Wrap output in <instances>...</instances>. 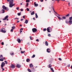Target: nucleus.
Returning <instances> with one entry per match:
<instances>
[{
    "label": "nucleus",
    "instance_id": "nucleus-47",
    "mask_svg": "<svg viewBox=\"0 0 72 72\" xmlns=\"http://www.w3.org/2000/svg\"><path fill=\"white\" fill-rule=\"evenodd\" d=\"M16 9L17 10H18L19 9V7H17V8H16Z\"/></svg>",
    "mask_w": 72,
    "mask_h": 72
},
{
    "label": "nucleus",
    "instance_id": "nucleus-50",
    "mask_svg": "<svg viewBox=\"0 0 72 72\" xmlns=\"http://www.w3.org/2000/svg\"><path fill=\"white\" fill-rule=\"evenodd\" d=\"M22 17H23V18L24 19V18H25V16H23Z\"/></svg>",
    "mask_w": 72,
    "mask_h": 72
},
{
    "label": "nucleus",
    "instance_id": "nucleus-35",
    "mask_svg": "<svg viewBox=\"0 0 72 72\" xmlns=\"http://www.w3.org/2000/svg\"><path fill=\"white\" fill-rule=\"evenodd\" d=\"M35 57V55H33V56H32V57H33V58H34V57Z\"/></svg>",
    "mask_w": 72,
    "mask_h": 72
},
{
    "label": "nucleus",
    "instance_id": "nucleus-29",
    "mask_svg": "<svg viewBox=\"0 0 72 72\" xmlns=\"http://www.w3.org/2000/svg\"><path fill=\"white\" fill-rule=\"evenodd\" d=\"M21 54H23V53H25V51H21Z\"/></svg>",
    "mask_w": 72,
    "mask_h": 72
},
{
    "label": "nucleus",
    "instance_id": "nucleus-57",
    "mask_svg": "<svg viewBox=\"0 0 72 72\" xmlns=\"http://www.w3.org/2000/svg\"><path fill=\"white\" fill-rule=\"evenodd\" d=\"M69 4H70V3H68L69 6H70Z\"/></svg>",
    "mask_w": 72,
    "mask_h": 72
},
{
    "label": "nucleus",
    "instance_id": "nucleus-37",
    "mask_svg": "<svg viewBox=\"0 0 72 72\" xmlns=\"http://www.w3.org/2000/svg\"><path fill=\"white\" fill-rule=\"evenodd\" d=\"M4 42H2L1 43V45H4Z\"/></svg>",
    "mask_w": 72,
    "mask_h": 72
},
{
    "label": "nucleus",
    "instance_id": "nucleus-44",
    "mask_svg": "<svg viewBox=\"0 0 72 72\" xmlns=\"http://www.w3.org/2000/svg\"><path fill=\"white\" fill-rule=\"evenodd\" d=\"M21 12H22V11H23V9H21Z\"/></svg>",
    "mask_w": 72,
    "mask_h": 72
},
{
    "label": "nucleus",
    "instance_id": "nucleus-28",
    "mask_svg": "<svg viewBox=\"0 0 72 72\" xmlns=\"http://www.w3.org/2000/svg\"><path fill=\"white\" fill-rule=\"evenodd\" d=\"M26 3H29L30 2V0H26Z\"/></svg>",
    "mask_w": 72,
    "mask_h": 72
},
{
    "label": "nucleus",
    "instance_id": "nucleus-63",
    "mask_svg": "<svg viewBox=\"0 0 72 72\" xmlns=\"http://www.w3.org/2000/svg\"><path fill=\"white\" fill-rule=\"evenodd\" d=\"M70 66L69 65V66H68V67H69Z\"/></svg>",
    "mask_w": 72,
    "mask_h": 72
},
{
    "label": "nucleus",
    "instance_id": "nucleus-34",
    "mask_svg": "<svg viewBox=\"0 0 72 72\" xmlns=\"http://www.w3.org/2000/svg\"><path fill=\"white\" fill-rule=\"evenodd\" d=\"M43 31H46V28L44 29L43 30Z\"/></svg>",
    "mask_w": 72,
    "mask_h": 72
},
{
    "label": "nucleus",
    "instance_id": "nucleus-41",
    "mask_svg": "<svg viewBox=\"0 0 72 72\" xmlns=\"http://www.w3.org/2000/svg\"><path fill=\"white\" fill-rule=\"evenodd\" d=\"M62 18L63 19H66V18L65 17H62Z\"/></svg>",
    "mask_w": 72,
    "mask_h": 72
},
{
    "label": "nucleus",
    "instance_id": "nucleus-6",
    "mask_svg": "<svg viewBox=\"0 0 72 72\" xmlns=\"http://www.w3.org/2000/svg\"><path fill=\"white\" fill-rule=\"evenodd\" d=\"M5 64L4 62H3L1 64V67H3L4 66H5Z\"/></svg>",
    "mask_w": 72,
    "mask_h": 72
},
{
    "label": "nucleus",
    "instance_id": "nucleus-52",
    "mask_svg": "<svg viewBox=\"0 0 72 72\" xmlns=\"http://www.w3.org/2000/svg\"><path fill=\"white\" fill-rule=\"evenodd\" d=\"M21 31L20 32L21 33V32H22V30H20Z\"/></svg>",
    "mask_w": 72,
    "mask_h": 72
},
{
    "label": "nucleus",
    "instance_id": "nucleus-45",
    "mask_svg": "<svg viewBox=\"0 0 72 72\" xmlns=\"http://www.w3.org/2000/svg\"><path fill=\"white\" fill-rule=\"evenodd\" d=\"M58 59L59 60H62V59L60 58H58Z\"/></svg>",
    "mask_w": 72,
    "mask_h": 72
},
{
    "label": "nucleus",
    "instance_id": "nucleus-62",
    "mask_svg": "<svg viewBox=\"0 0 72 72\" xmlns=\"http://www.w3.org/2000/svg\"><path fill=\"white\" fill-rule=\"evenodd\" d=\"M70 18H71V20H72V17H70Z\"/></svg>",
    "mask_w": 72,
    "mask_h": 72
},
{
    "label": "nucleus",
    "instance_id": "nucleus-11",
    "mask_svg": "<svg viewBox=\"0 0 72 72\" xmlns=\"http://www.w3.org/2000/svg\"><path fill=\"white\" fill-rule=\"evenodd\" d=\"M29 66L30 68H31L33 67V65L32 64H30L29 65Z\"/></svg>",
    "mask_w": 72,
    "mask_h": 72
},
{
    "label": "nucleus",
    "instance_id": "nucleus-40",
    "mask_svg": "<svg viewBox=\"0 0 72 72\" xmlns=\"http://www.w3.org/2000/svg\"><path fill=\"white\" fill-rule=\"evenodd\" d=\"M69 14H68L66 16V17H68V16H69Z\"/></svg>",
    "mask_w": 72,
    "mask_h": 72
},
{
    "label": "nucleus",
    "instance_id": "nucleus-5",
    "mask_svg": "<svg viewBox=\"0 0 72 72\" xmlns=\"http://www.w3.org/2000/svg\"><path fill=\"white\" fill-rule=\"evenodd\" d=\"M72 18L69 17L70 20L69 22V24H72V20H71Z\"/></svg>",
    "mask_w": 72,
    "mask_h": 72
},
{
    "label": "nucleus",
    "instance_id": "nucleus-23",
    "mask_svg": "<svg viewBox=\"0 0 72 72\" xmlns=\"http://www.w3.org/2000/svg\"><path fill=\"white\" fill-rule=\"evenodd\" d=\"M10 55H14V53H13V52H12V53H10Z\"/></svg>",
    "mask_w": 72,
    "mask_h": 72
},
{
    "label": "nucleus",
    "instance_id": "nucleus-25",
    "mask_svg": "<svg viewBox=\"0 0 72 72\" xmlns=\"http://www.w3.org/2000/svg\"><path fill=\"white\" fill-rule=\"evenodd\" d=\"M3 55H1L0 56V58H3Z\"/></svg>",
    "mask_w": 72,
    "mask_h": 72
},
{
    "label": "nucleus",
    "instance_id": "nucleus-53",
    "mask_svg": "<svg viewBox=\"0 0 72 72\" xmlns=\"http://www.w3.org/2000/svg\"><path fill=\"white\" fill-rule=\"evenodd\" d=\"M15 19H17V20H18V19H18V18H15Z\"/></svg>",
    "mask_w": 72,
    "mask_h": 72
},
{
    "label": "nucleus",
    "instance_id": "nucleus-4",
    "mask_svg": "<svg viewBox=\"0 0 72 72\" xmlns=\"http://www.w3.org/2000/svg\"><path fill=\"white\" fill-rule=\"evenodd\" d=\"M32 31L34 33L37 31V29L36 28H33L32 29Z\"/></svg>",
    "mask_w": 72,
    "mask_h": 72
},
{
    "label": "nucleus",
    "instance_id": "nucleus-22",
    "mask_svg": "<svg viewBox=\"0 0 72 72\" xmlns=\"http://www.w3.org/2000/svg\"><path fill=\"white\" fill-rule=\"evenodd\" d=\"M50 69L51 70L52 72H54V70H53V69L52 68H51Z\"/></svg>",
    "mask_w": 72,
    "mask_h": 72
},
{
    "label": "nucleus",
    "instance_id": "nucleus-46",
    "mask_svg": "<svg viewBox=\"0 0 72 72\" xmlns=\"http://www.w3.org/2000/svg\"><path fill=\"white\" fill-rule=\"evenodd\" d=\"M38 41V42H39V41L38 39L36 40V41Z\"/></svg>",
    "mask_w": 72,
    "mask_h": 72
},
{
    "label": "nucleus",
    "instance_id": "nucleus-7",
    "mask_svg": "<svg viewBox=\"0 0 72 72\" xmlns=\"http://www.w3.org/2000/svg\"><path fill=\"white\" fill-rule=\"evenodd\" d=\"M56 15L58 19H59L60 20H63V19L61 18L60 17L58 16L57 15Z\"/></svg>",
    "mask_w": 72,
    "mask_h": 72
},
{
    "label": "nucleus",
    "instance_id": "nucleus-1",
    "mask_svg": "<svg viewBox=\"0 0 72 72\" xmlns=\"http://www.w3.org/2000/svg\"><path fill=\"white\" fill-rule=\"evenodd\" d=\"M7 2H9V1H10L9 2V6L10 8H12L14 5H15V4H13V1L14 0H7Z\"/></svg>",
    "mask_w": 72,
    "mask_h": 72
},
{
    "label": "nucleus",
    "instance_id": "nucleus-54",
    "mask_svg": "<svg viewBox=\"0 0 72 72\" xmlns=\"http://www.w3.org/2000/svg\"><path fill=\"white\" fill-rule=\"evenodd\" d=\"M20 30V31H21V30H23V28H21V29Z\"/></svg>",
    "mask_w": 72,
    "mask_h": 72
},
{
    "label": "nucleus",
    "instance_id": "nucleus-39",
    "mask_svg": "<svg viewBox=\"0 0 72 72\" xmlns=\"http://www.w3.org/2000/svg\"><path fill=\"white\" fill-rule=\"evenodd\" d=\"M4 62H5V63L6 64L8 63V62H7V61H5Z\"/></svg>",
    "mask_w": 72,
    "mask_h": 72
},
{
    "label": "nucleus",
    "instance_id": "nucleus-33",
    "mask_svg": "<svg viewBox=\"0 0 72 72\" xmlns=\"http://www.w3.org/2000/svg\"><path fill=\"white\" fill-rule=\"evenodd\" d=\"M26 10H27V11H30V9L28 8H27Z\"/></svg>",
    "mask_w": 72,
    "mask_h": 72
},
{
    "label": "nucleus",
    "instance_id": "nucleus-64",
    "mask_svg": "<svg viewBox=\"0 0 72 72\" xmlns=\"http://www.w3.org/2000/svg\"><path fill=\"white\" fill-rule=\"evenodd\" d=\"M62 0V1H65V0Z\"/></svg>",
    "mask_w": 72,
    "mask_h": 72
},
{
    "label": "nucleus",
    "instance_id": "nucleus-60",
    "mask_svg": "<svg viewBox=\"0 0 72 72\" xmlns=\"http://www.w3.org/2000/svg\"><path fill=\"white\" fill-rule=\"evenodd\" d=\"M21 5H22V3H21Z\"/></svg>",
    "mask_w": 72,
    "mask_h": 72
},
{
    "label": "nucleus",
    "instance_id": "nucleus-16",
    "mask_svg": "<svg viewBox=\"0 0 72 72\" xmlns=\"http://www.w3.org/2000/svg\"><path fill=\"white\" fill-rule=\"evenodd\" d=\"M48 44H48V42L47 41H46L45 42V45H46V46H48Z\"/></svg>",
    "mask_w": 72,
    "mask_h": 72
},
{
    "label": "nucleus",
    "instance_id": "nucleus-49",
    "mask_svg": "<svg viewBox=\"0 0 72 72\" xmlns=\"http://www.w3.org/2000/svg\"><path fill=\"white\" fill-rule=\"evenodd\" d=\"M44 0H40V2H42Z\"/></svg>",
    "mask_w": 72,
    "mask_h": 72
},
{
    "label": "nucleus",
    "instance_id": "nucleus-58",
    "mask_svg": "<svg viewBox=\"0 0 72 72\" xmlns=\"http://www.w3.org/2000/svg\"><path fill=\"white\" fill-rule=\"evenodd\" d=\"M49 12L50 13H51V11H49Z\"/></svg>",
    "mask_w": 72,
    "mask_h": 72
},
{
    "label": "nucleus",
    "instance_id": "nucleus-24",
    "mask_svg": "<svg viewBox=\"0 0 72 72\" xmlns=\"http://www.w3.org/2000/svg\"><path fill=\"white\" fill-rule=\"evenodd\" d=\"M28 71L29 72H32L31 70H30V69H28Z\"/></svg>",
    "mask_w": 72,
    "mask_h": 72
},
{
    "label": "nucleus",
    "instance_id": "nucleus-32",
    "mask_svg": "<svg viewBox=\"0 0 72 72\" xmlns=\"http://www.w3.org/2000/svg\"><path fill=\"white\" fill-rule=\"evenodd\" d=\"M3 60H3V59H0V61H3Z\"/></svg>",
    "mask_w": 72,
    "mask_h": 72
},
{
    "label": "nucleus",
    "instance_id": "nucleus-48",
    "mask_svg": "<svg viewBox=\"0 0 72 72\" xmlns=\"http://www.w3.org/2000/svg\"><path fill=\"white\" fill-rule=\"evenodd\" d=\"M21 21H23V19H21Z\"/></svg>",
    "mask_w": 72,
    "mask_h": 72
},
{
    "label": "nucleus",
    "instance_id": "nucleus-55",
    "mask_svg": "<svg viewBox=\"0 0 72 72\" xmlns=\"http://www.w3.org/2000/svg\"><path fill=\"white\" fill-rule=\"evenodd\" d=\"M20 26H21V27H22V25L21 24H20Z\"/></svg>",
    "mask_w": 72,
    "mask_h": 72
},
{
    "label": "nucleus",
    "instance_id": "nucleus-9",
    "mask_svg": "<svg viewBox=\"0 0 72 72\" xmlns=\"http://www.w3.org/2000/svg\"><path fill=\"white\" fill-rule=\"evenodd\" d=\"M34 5H35V7H37V6H38V4H36L35 2H34Z\"/></svg>",
    "mask_w": 72,
    "mask_h": 72
},
{
    "label": "nucleus",
    "instance_id": "nucleus-13",
    "mask_svg": "<svg viewBox=\"0 0 72 72\" xmlns=\"http://www.w3.org/2000/svg\"><path fill=\"white\" fill-rule=\"evenodd\" d=\"M53 10L54 12L56 14H57V15H58V16H60V15H59V14H57V13H56L55 11H54V8H53Z\"/></svg>",
    "mask_w": 72,
    "mask_h": 72
},
{
    "label": "nucleus",
    "instance_id": "nucleus-20",
    "mask_svg": "<svg viewBox=\"0 0 72 72\" xmlns=\"http://www.w3.org/2000/svg\"><path fill=\"white\" fill-rule=\"evenodd\" d=\"M28 21L27 20H26L25 21V23L26 24H27V23H28Z\"/></svg>",
    "mask_w": 72,
    "mask_h": 72
},
{
    "label": "nucleus",
    "instance_id": "nucleus-26",
    "mask_svg": "<svg viewBox=\"0 0 72 72\" xmlns=\"http://www.w3.org/2000/svg\"><path fill=\"white\" fill-rule=\"evenodd\" d=\"M12 28L13 30H14V29H15V27L14 26H13L12 27Z\"/></svg>",
    "mask_w": 72,
    "mask_h": 72
},
{
    "label": "nucleus",
    "instance_id": "nucleus-42",
    "mask_svg": "<svg viewBox=\"0 0 72 72\" xmlns=\"http://www.w3.org/2000/svg\"><path fill=\"white\" fill-rule=\"evenodd\" d=\"M1 68L2 69V71H4V69L3 67H1Z\"/></svg>",
    "mask_w": 72,
    "mask_h": 72
},
{
    "label": "nucleus",
    "instance_id": "nucleus-30",
    "mask_svg": "<svg viewBox=\"0 0 72 72\" xmlns=\"http://www.w3.org/2000/svg\"><path fill=\"white\" fill-rule=\"evenodd\" d=\"M28 3H26V6H28Z\"/></svg>",
    "mask_w": 72,
    "mask_h": 72
},
{
    "label": "nucleus",
    "instance_id": "nucleus-18",
    "mask_svg": "<svg viewBox=\"0 0 72 72\" xmlns=\"http://www.w3.org/2000/svg\"><path fill=\"white\" fill-rule=\"evenodd\" d=\"M17 40L19 43H20V42H21V40L20 39H17Z\"/></svg>",
    "mask_w": 72,
    "mask_h": 72
},
{
    "label": "nucleus",
    "instance_id": "nucleus-59",
    "mask_svg": "<svg viewBox=\"0 0 72 72\" xmlns=\"http://www.w3.org/2000/svg\"><path fill=\"white\" fill-rule=\"evenodd\" d=\"M71 68L72 69V65L71 66Z\"/></svg>",
    "mask_w": 72,
    "mask_h": 72
},
{
    "label": "nucleus",
    "instance_id": "nucleus-10",
    "mask_svg": "<svg viewBox=\"0 0 72 72\" xmlns=\"http://www.w3.org/2000/svg\"><path fill=\"white\" fill-rule=\"evenodd\" d=\"M1 31L2 32H3V33H6V31L4 30L3 29L1 30Z\"/></svg>",
    "mask_w": 72,
    "mask_h": 72
},
{
    "label": "nucleus",
    "instance_id": "nucleus-56",
    "mask_svg": "<svg viewBox=\"0 0 72 72\" xmlns=\"http://www.w3.org/2000/svg\"><path fill=\"white\" fill-rule=\"evenodd\" d=\"M33 19L34 20H35V17H33Z\"/></svg>",
    "mask_w": 72,
    "mask_h": 72
},
{
    "label": "nucleus",
    "instance_id": "nucleus-2",
    "mask_svg": "<svg viewBox=\"0 0 72 72\" xmlns=\"http://www.w3.org/2000/svg\"><path fill=\"white\" fill-rule=\"evenodd\" d=\"M2 8H3V9L2 10V11H3V13H5V10H9V8H8V7H6L5 6L3 5L2 6Z\"/></svg>",
    "mask_w": 72,
    "mask_h": 72
},
{
    "label": "nucleus",
    "instance_id": "nucleus-38",
    "mask_svg": "<svg viewBox=\"0 0 72 72\" xmlns=\"http://www.w3.org/2000/svg\"><path fill=\"white\" fill-rule=\"evenodd\" d=\"M10 31H11V32H13V29H12L10 30Z\"/></svg>",
    "mask_w": 72,
    "mask_h": 72
},
{
    "label": "nucleus",
    "instance_id": "nucleus-14",
    "mask_svg": "<svg viewBox=\"0 0 72 72\" xmlns=\"http://www.w3.org/2000/svg\"><path fill=\"white\" fill-rule=\"evenodd\" d=\"M16 67L17 68H20L21 67V66L19 64H17V65Z\"/></svg>",
    "mask_w": 72,
    "mask_h": 72
},
{
    "label": "nucleus",
    "instance_id": "nucleus-51",
    "mask_svg": "<svg viewBox=\"0 0 72 72\" xmlns=\"http://www.w3.org/2000/svg\"><path fill=\"white\" fill-rule=\"evenodd\" d=\"M17 23H19V21H17Z\"/></svg>",
    "mask_w": 72,
    "mask_h": 72
},
{
    "label": "nucleus",
    "instance_id": "nucleus-61",
    "mask_svg": "<svg viewBox=\"0 0 72 72\" xmlns=\"http://www.w3.org/2000/svg\"><path fill=\"white\" fill-rule=\"evenodd\" d=\"M20 49L21 50H22V48H20Z\"/></svg>",
    "mask_w": 72,
    "mask_h": 72
},
{
    "label": "nucleus",
    "instance_id": "nucleus-27",
    "mask_svg": "<svg viewBox=\"0 0 72 72\" xmlns=\"http://www.w3.org/2000/svg\"><path fill=\"white\" fill-rule=\"evenodd\" d=\"M51 64H50L49 65V68H51Z\"/></svg>",
    "mask_w": 72,
    "mask_h": 72
},
{
    "label": "nucleus",
    "instance_id": "nucleus-15",
    "mask_svg": "<svg viewBox=\"0 0 72 72\" xmlns=\"http://www.w3.org/2000/svg\"><path fill=\"white\" fill-rule=\"evenodd\" d=\"M11 67L13 68H15V66L14 65H11Z\"/></svg>",
    "mask_w": 72,
    "mask_h": 72
},
{
    "label": "nucleus",
    "instance_id": "nucleus-12",
    "mask_svg": "<svg viewBox=\"0 0 72 72\" xmlns=\"http://www.w3.org/2000/svg\"><path fill=\"white\" fill-rule=\"evenodd\" d=\"M8 15H6L5 17L3 19V20H6L8 18Z\"/></svg>",
    "mask_w": 72,
    "mask_h": 72
},
{
    "label": "nucleus",
    "instance_id": "nucleus-36",
    "mask_svg": "<svg viewBox=\"0 0 72 72\" xmlns=\"http://www.w3.org/2000/svg\"><path fill=\"white\" fill-rule=\"evenodd\" d=\"M48 36H49L50 37L51 36V35L50 34H48Z\"/></svg>",
    "mask_w": 72,
    "mask_h": 72
},
{
    "label": "nucleus",
    "instance_id": "nucleus-21",
    "mask_svg": "<svg viewBox=\"0 0 72 72\" xmlns=\"http://www.w3.org/2000/svg\"><path fill=\"white\" fill-rule=\"evenodd\" d=\"M35 17L36 18H38V16L37 15V13H36L35 14Z\"/></svg>",
    "mask_w": 72,
    "mask_h": 72
},
{
    "label": "nucleus",
    "instance_id": "nucleus-31",
    "mask_svg": "<svg viewBox=\"0 0 72 72\" xmlns=\"http://www.w3.org/2000/svg\"><path fill=\"white\" fill-rule=\"evenodd\" d=\"M21 14L20 13H18L17 14V15H19V16H20V15H21Z\"/></svg>",
    "mask_w": 72,
    "mask_h": 72
},
{
    "label": "nucleus",
    "instance_id": "nucleus-8",
    "mask_svg": "<svg viewBox=\"0 0 72 72\" xmlns=\"http://www.w3.org/2000/svg\"><path fill=\"white\" fill-rule=\"evenodd\" d=\"M51 51L50 50V49L48 48L47 49V52L48 53H50Z\"/></svg>",
    "mask_w": 72,
    "mask_h": 72
},
{
    "label": "nucleus",
    "instance_id": "nucleus-43",
    "mask_svg": "<svg viewBox=\"0 0 72 72\" xmlns=\"http://www.w3.org/2000/svg\"><path fill=\"white\" fill-rule=\"evenodd\" d=\"M30 40H32V37L31 36H30Z\"/></svg>",
    "mask_w": 72,
    "mask_h": 72
},
{
    "label": "nucleus",
    "instance_id": "nucleus-3",
    "mask_svg": "<svg viewBox=\"0 0 72 72\" xmlns=\"http://www.w3.org/2000/svg\"><path fill=\"white\" fill-rule=\"evenodd\" d=\"M47 30L48 32H51L52 31V29L50 27H49L47 28Z\"/></svg>",
    "mask_w": 72,
    "mask_h": 72
},
{
    "label": "nucleus",
    "instance_id": "nucleus-19",
    "mask_svg": "<svg viewBox=\"0 0 72 72\" xmlns=\"http://www.w3.org/2000/svg\"><path fill=\"white\" fill-rule=\"evenodd\" d=\"M34 14H35V12L34 11H33L31 13V15H34Z\"/></svg>",
    "mask_w": 72,
    "mask_h": 72
},
{
    "label": "nucleus",
    "instance_id": "nucleus-17",
    "mask_svg": "<svg viewBox=\"0 0 72 72\" xmlns=\"http://www.w3.org/2000/svg\"><path fill=\"white\" fill-rule=\"evenodd\" d=\"M30 60V59L29 58H27L26 60V61L27 62H29Z\"/></svg>",
    "mask_w": 72,
    "mask_h": 72
}]
</instances>
